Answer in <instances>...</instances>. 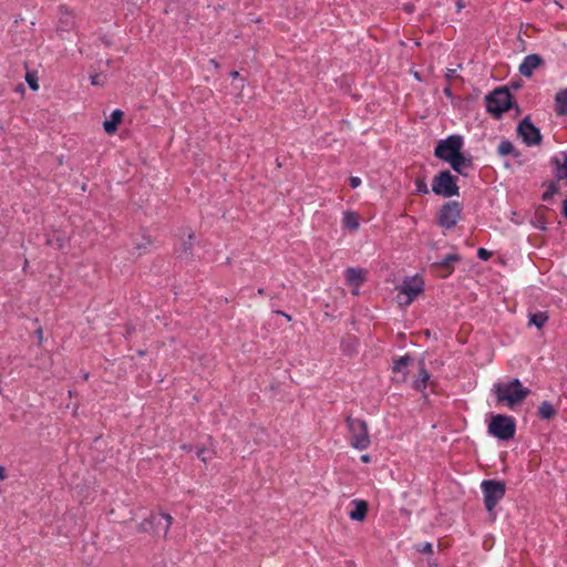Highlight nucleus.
Listing matches in <instances>:
<instances>
[{
  "instance_id": "2f4dec72",
  "label": "nucleus",
  "mask_w": 567,
  "mask_h": 567,
  "mask_svg": "<svg viewBox=\"0 0 567 567\" xmlns=\"http://www.w3.org/2000/svg\"><path fill=\"white\" fill-rule=\"evenodd\" d=\"M196 455L200 461L207 463V461L210 458V451L206 447H199L196 451Z\"/></svg>"
},
{
  "instance_id": "c9c22d12",
  "label": "nucleus",
  "mask_w": 567,
  "mask_h": 567,
  "mask_svg": "<svg viewBox=\"0 0 567 567\" xmlns=\"http://www.w3.org/2000/svg\"><path fill=\"white\" fill-rule=\"evenodd\" d=\"M456 76V70L454 69H447L445 73V79L447 82H450L452 79Z\"/></svg>"
},
{
  "instance_id": "c756f323",
  "label": "nucleus",
  "mask_w": 567,
  "mask_h": 567,
  "mask_svg": "<svg viewBox=\"0 0 567 567\" xmlns=\"http://www.w3.org/2000/svg\"><path fill=\"white\" fill-rule=\"evenodd\" d=\"M25 81L32 91H37L39 89L38 76L35 72H27Z\"/></svg>"
},
{
  "instance_id": "473e14b6",
  "label": "nucleus",
  "mask_w": 567,
  "mask_h": 567,
  "mask_svg": "<svg viewBox=\"0 0 567 567\" xmlns=\"http://www.w3.org/2000/svg\"><path fill=\"white\" fill-rule=\"evenodd\" d=\"M416 550L420 551V553H423V554H433V546L431 543H423V544H419L416 545Z\"/></svg>"
},
{
  "instance_id": "a18cd8bd",
  "label": "nucleus",
  "mask_w": 567,
  "mask_h": 567,
  "mask_svg": "<svg viewBox=\"0 0 567 567\" xmlns=\"http://www.w3.org/2000/svg\"><path fill=\"white\" fill-rule=\"evenodd\" d=\"M370 460H371V457H370V455H368V454H364V455H362V456H361V461H362L363 463H369V462H370Z\"/></svg>"
},
{
  "instance_id": "a19ab883",
  "label": "nucleus",
  "mask_w": 567,
  "mask_h": 567,
  "mask_svg": "<svg viewBox=\"0 0 567 567\" xmlns=\"http://www.w3.org/2000/svg\"><path fill=\"white\" fill-rule=\"evenodd\" d=\"M465 7L463 0H456V10L460 12Z\"/></svg>"
},
{
  "instance_id": "ea45409f",
  "label": "nucleus",
  "mask_w": 567,
  "mask_h": 567,
  "mask_svg": "<svg viewBox=\"0 0 567 567\" xmlns=\"http://www.w3.org/2000/svg\"><path fill=\"white\" fill-rule=\"evenodd\" d=\"M35 334H37V337L39 339V342H41L42 339H43V331H42L41 327L35 330Z\"/></svg>"
},
{
  "instance_id": "58836bf2",
  "label": "nucleus",
  "mask_w": 567,
  "mask_h": 567,
  "mask_svg": "<svg viewBox=\"0 0 567 567\" xmlns=\"http://www.w3.org/2000/svg\"><path fill=\"white\" fill-rule=\"evenodd\" d=\"M443 92H444V94H445L446 96H449V97H452V95H453V94H452V89H451V85H450V84H449V85H446V86L443 89Z\"/></svg>"
},
{
  "instance_id": "f03ea898",
  "label": "nucleus",
  "mask_w": 567,
  "mask_h": 567,
  "mask_svg": "<svg viewBox=\"0 0 567 567\" xmlns=\"http://www.w3.org/2000/svg\"><path fill=\"white\" fill-rule=\"evenodd\" d=\"M485 103L487 113L496 120H501L509 110L517 109L519 111V105L506 85L498 86L486 94Z\"/></svg>"
},
{
  "instance_id": "09e8293b",
  "label": "nucleus",
  "mask_w": 567,
  "mask_h": 567,
  "mask_svg": "<svg viewBox=\"0 0 567 567\" xmlns=\"http://www.w3.org/2000/svg\"><path fill=\"white\" fill-rule=\"evenodd\" d=\"M145 354H146V351H145V350H138V351H137V355H140V357H143V355H145Z\"/></svg>"
},
{
  "instance_id": "e433bc0d",
  "label": "nucleus",
  "mask_w": 567,
  "mask_h": 567,
  "mask_svg": "<svg viewBox=\"0 0 567 567\" xmlns=\"http://www.w3.org/2000/svg\"><path fill=\"white\" fill-rule=\"evenodd\" d=\"M509 90L513 89V90H519L520 87H523V81L520 79L516 80V81H513L511 83V86H508Z\"/></svg>"
},
{
  "instance_id": "393cba45",
  "label": "nucleus",
  "mask_w": 567,
  "mask_h": 567,
  "mask_svg": "<svg viewBox=\"0 0 567 567\" xmlns=\"http://www.w3.org/2000/svg\"><path fill=\"white\" fill-rule=\"evenodd\" d=\"M557 414V410L549 401H544L538 406L537 415L540 420L548 421Z\"/></svg>"
},
{
  "instance_id": "cd10ccee",
  "label": "nucleus",
  "mask_w": 567,
  "mask_h": 567,
  "mask_svg": "<svg viewBox=\"0 0 567 567\" xmlns=\"http://www.w3.org/2000/svg\"><path fill=\"white\" fill-rule=\"evenodd\" d=\"M515 150L516 147L509 140H503L497 147V154L502 157L512 156Z\"/></svg>"
},
{
  "instance_id": "423d86ee",
  "label": "nucleus",
  "mask_w": 567,
  "mask_h": 567,
  "mask_svg": "<svg viewBox=\"0 0 567 567\" xmlns=\"http://www.w3.org/2000/svg\"><path fill=\"white\" fill-rule=\"evenodd\" d=\"M348 430L350 432V444L359 451L367 450L370 446V436L368 433L367 422L361 419L348 416L346 419Z\"/></svg>"
},
{
  "instance_id": "6e6552de",
  "label": "nucleus",
  "mask_w": 567,
  "mask_h": 567,
  "mask_svg": "<svg viewBox=\"0 0 567 567\" xmlns=\"http://www.w3.org/2000/svg\"><path fill=\"white\" fill-rule=\"evenodd\" d=\"M464 138L460 134H452L437 142L434 147V156L449 163L452 158L462 152Z\"/></svg>"
},
{
  "instance_id": "49530a36",
  "label": "nucleus",
  "mask_w": 567,
  "mask_h": 567,
  "mask_svg": "<svg viewBox=\"0 0 567 567\" xmlns=\"http://www.w3.org/2000/svg\"><path fill=\"white\" fill-rule=\"evenodd\" d=\"M404 10H405L406 12H412V11H413V4H405V6H404Z\"/></svg>"
},
{
  "instance_id": "37998d69",
  "label": "nucleus",
  "mask_w": 567,
  "mask_h": 567,
  "mask_svg": "<svg viewBox=\"0 0 567 567\" xmlns=\"http://www.w3.org/2000/svg\"><path fill=\"white\" fill-rule=\"evenodd\" d=\"M277 313L280 316H284L288 321H291V319H292L290 315H288L284 311L278 310Z\"/></svg>"
},
{
  "instance_id": "4468645a",
  "label": "nucleus",
  "mask_w": 567,
  "mask_h": 567,
  "mask_svg": "<svg viewBox=\"0 0 567 567\" xmlns=\"http://www.w3.org/2000/svg\"><path fill=\"white\" fill-rule=\"evenodd\" d=\"M560 156H553L549 159L550 165L554 167V175L557 181H566L567 185V151L561 152Z\"/></svg>"
},
{
  "instance_id": "6e6d98bb",
  "label": "nucleus",
  "mask_w": 567,
  "mask_h": 567,
  "mask_svg": "<svg viewBox=\"0 0 567 567\" xmlns=\"http://www.w3.org/2000/svg\"><path fill=\"white\" fill-rule=\"evenodd\" d=\"M509 166H511V165H509V163H508V162H506V163H505V167H507V168H508Z\"/></svg>"
},
{
  "instance_id": "a878e982",
  "label": "nucleus",
  "mask_w": 567,
  "mask_h": 567,
  "mask_svg": "<svg viewBox=\"0 0 567 567\" xmlns=\"http://www.w3.org/2000/svg\"><path fill=\"white\" fill-rule=\"evenodd\" d=\"M342 223L349 230H357L360 226V217L355 212H346Z\"/></svg>"
},
{
  "instance_id": "79ce46f5",
  "label": "nucleus",
  "mask_w": 567,
  "mask_h": 567,
  "mask_svg": "<svg viewBox=\"0 0 567 567\" xmlns=\"http://www.w3.org/2000/svg\"><path fill=\"white\" fill-rule=\"evenodd\" d=\"M97 79H99V75H97V74H95V75H91V84H92V85H99V84H100V82H99V80H97Z\"/></svg>"
},
{
  "instance_id": "7ed1b4c3",
  "label": "nucleus",
  "mask_w": 567,
  "mask_h": 567,
  "mask_svg": "<svg viewBox=\"0 0 567 567\" xmlns=\"http://www.w3.org/2000/svg\"><path fill=\"white\" fill-rule=\"evenodd\" d=\"M487 433L498 441L513 440L516 434L515 417L506 414H492L487 423Z\"/></svg>"
},
{
  "instance_id": "f3484780",
  "label": "nucleus",
  "mask_w": 567,
  "mask_h": 567,
  "mask_svg": "<svg viewBox=\"0 0 567 567\" xmlns=\"http://www.w3.org/2000/svg\"><path fill=\"white\" fill-rule=\"evenodd\" d=\"M414 361L413 357L411 354H405L403 357H400L399 359H394L392 372L394 374H402L401 381H405L406 377L409 374L408 367L410 363Z\"/></svg>"
},
{
  "instance_id": "a211bd4d",
  "label": "nucleus",
  "mask_w": 567,
  "mask_h": 567,
  "mask_svg": "<svg viewBox=\"0 0 567 567\" xmlns=\"http://www.w3.org/2000/svg\"><path fill=\"white\" fill-rule=\"evenodd\" d=\"M123 116H124L123 111H121L118 109L114 110L111 113L110 118H107L103 122V128H104L105 133L109 135L115 134L117 132L120 123L123 120Z\"/></svg>"
},
{
  "instance_id": "f8f14e48",
  "label": "nucleus",
  "mask_w": 567,
  "mask_h": 567,
  "mask_svg": "<svg viewBox=\"0 0 567 567\" xmlns=\"http://www.w3.org/2000/svg\"><path fill=\"white\" fill-rule=\"evenodd\" d=\"M462 257L458 254H450L439 261H434L431 267L441 278H447L455 269V264L460 262Z\"/></svg>"
},
{
  "instance_id": "6ab92c4d",
  "label": "nucleus",
  "mask_w": 567,
  "mask_h": 567,
  "mask_svg": "<svg viewBox=\"0 0 567 567\" xmlns=\"http://www.w3.org/2000/svg\"><path fill=\"white\" fill-rule=\"evenodd\" d=\"M365 270L361 268H348L346 270V280L349 286L355 287L358 289L365 281Z\"/></svg>"
},
{
  "instance_id": "de8ad7c7",
  "label": "nucleus",
  "mask_w": 567,
  "mask_h": 567,
  "mask_svg": "<svg viewBox=\"0 0 567 567\" xmlns=\"http://www.w3.org/2000/svg\"><path fill=\"white\" fill-rule=\"evenodd\" d=\"M230 76H231L233 79H237V78L239 76V72H238V71H231V72H230Z\"/></svg>"
},
{
  "instance_id": "1a4fd4ad",
  "label": "nucleus",
  "mask_w": 567,
  "mask_h": 567,
  "mask_svg": "<svg viewBox=\"0 0 567 567\" xmlns=\"http://www.w3.org/2000/svg\"><path fill=\"white\" fill-rule=\"evenodd\" d=\"M463 206L460 202L450 200L444 203L437 214V225L445 228H453L461 218Z\"/></svg>"
},
{
  "instance_id": "5fc2aeb1",
  "label": "nucleus",
  "mask_w": 567,
  "mask_h": 567,
  "mask_svg": "<svg viewBox=\"0 0 567 567\" xmlns=\"http://www.w3.org/2000/svg\"><path fill=\"white\" fill-rule=\"evenodd\" d=\"M258 293L262 295V293H264V289H262V288H259V289H258Z\"/></svg>"
},
{
  "instance_id": "b1692460",
  "label": "nucleus",
  "mask_w": 567,
  "mask_h": 567,
  "mask_svg": "<svg viewBox=\"0 0 567 567\" xmlns=\"http://www.w3.org/2000/svg\"><path fill=\"white\" fill-rule=\"evenodd\" d=\"M558 182L559 181H557V179L556 181L549 179V181H545L543 183L542 186L546 187V190L542 195L543 202H546V203L550 202L554 198V196L559 193Z\"/></svg>"
},
{
  "instance_id": "5701e85b",
  "label": "nucleus",
  "mask_w": 567,
  "mask_h": 567,
  "mask_svg": "<svg viewBox=\"0 0 567 567\" xmlns=\"http://www.w3.org/2000/svg\"><path fill=\"white\" fill-rule=\"evenodd\" d=\"M45 243L51 247L62 249L68 243V237L64 233L54 230L52 234L48 235Z\"/></svg>"
},
{
  "instance_id": "9b49d317",
  "label": "nucleus",
  "mask_w": 567,
  "mask_h": 567,
  "mask_svg": "<svg viewBox=\"0 0 567 567\" xmlns=\"http://www.w3.org/2000/svg\"><path fill=\"white\" fill-rule=\"evenodd\" d=\"M424 290V280L419 276L406 277L401 287L399 288L400 298L402 295L405 296L404 305H410L419 295Z\"/></svg>"
},
{
  "instance_id": "8fccbe9b",
  "label": "nucleus",
  "mask_w": 567,
  "mask_h": 567,
  "mask_svg": "<svg viewBox=\"0 0 567 567\" xmlns=\"http://www.w3.org/2000/svg\"><path fill=\"white\" fill-rule=\"evenodd\" d=\"M414 78H415L417 81H421V76H420L419 72H415V73H414Z\"/></svg>"
},
{
  "instance_id": "aec40b11",
  "label": "nucleus",
  "mask_w": 567,
  "mask_h": 567,
  "mask_svg": "<svg viewBox=\"0 0 567 567\" xmlns=\"http://www.w3.org/2000/svg\"><path fill=\"white\" fill-rule=\"evenodd\" d=\"M352 504L353 508L349 513L350 519L355 522L364 520L369 509L368 502L363 499H353Z\"/></svg>"
},
{
  "instance_id": "0eeeda50",
  "label": "nucleus",
  "mask_w": 567,
  "mask_h": 567,
  "mask_svg": "<svg viewBox=\"0 0 567 567\" xmlns=\"http://www.w3.org/2000/svg\"><path fill=\"white\" fill-rule=\"evenodd\" d=\"M172 516L166 513H151V515L138 524V532L148 533L155 536H166L171 525Z\"/></svg>"
},
{
  "instance_id": "72a5a7b5",
  "label": "nucleus",
  "mask_w": 567,
  "mask_h": 567,
  "mask_svg": "<svg viewBox=\"0 0 567 567\" xmlns=\"http://www.w3.org/2000/svg\"><path fill=\"white\" fill-rule=\"evenodd\" d=\"M477 257L481 259V260H488L491 257H492V251L485 249V248H478L477 249Z\"/></svg>"
},
{
  "instance_id": "9d476101",
  "label": "nucleus",
  "mask_w": 567,
  "mask_h": 567,
  "mask_svg": "<svg viewBox=\"0 0 567 567\" xmlns=\"http://www.w3.org/2000/svg\"><path fill=\"white\" fill-rule=\"evenodd\" d=\"M516 133L527 146L540 145L543 142L540 130L532 122L529 115L520 120Z\"/></svg>"
},
{
  "instance_id": "2eb2a0df",
  "label": "nucleus",
  "mask_w": 567,
  "mask_h": 567,
  "mask_svg": "<svg viewBox=\"0 0 567 567\" xmlns=\"http://www.w3.org/2000/svg\"><path fill=\"white\" fill-rule=\"evenodd\" d=\"M449 164L455 173L462 176H467V173L464 172V168L472 167L473 158L471 155H465L461 152L458 155L452 158Z\"/></svg>"
},
{
  "instance_id": "ddd939ff",
  "label": "nucleus",
  "mask_w": 567,
  "mask_h": 567,
  "mask_svg": "<svg viewBox=\"0 0 567 567\" xmlns=\"http://www.w3.org/2000/svg\"><path fill=\"white\" fill-rule=\"evenodd\" d=\"M545 60L540 54L532 53L525 56L518 68V72L525 78H532L534 71L544 66Z\"/></svg>"
},
{
  "instance_id": "4c0bfd02",
  "label": "nucleus",
  "mask_w": 567,
  "mask_h": 567,
  "mask_svg": "<svg viewBox=\"0 0 567 567\" xmlns=\"http://www.w3.org/2000/svg\"><path fill=\"white\" fill-rule=\"evenodd\" d=\"M513 158L517 159V163L519 165H523L524 164V161L519 159L522 157V152L519 150H515V153H513L512 155Z\"/></svg>"
},
{
  "instance_id": "c03bdc74",
  "label": "nucleus",
  "mask_w": 567,
  "mask_h": 567,
  "mask_svg": "<svg viewBox=\"0 0 567 567\" xmlns=\"http://www.w3.org/2000/svg\"><path fill=\"white\" fill-rule=\"evenodd\" d=\"M7 477L6 468L0 466V480H4Z\"/></svg>"
},
{
  "instance_id": "f257e3e1",
  "label": "nucleus",
  "mask_w": 567,
  "mask_h": 567,
  "mask_svg": "<svg viewBox=\"0 0 567 567\" xmlns=\"http://www.w3.org/2000/svg\"><path fill=\"white\" fill-rule=\"evenodd\" d=\"M492 393L495 395L497 403L506 404L513 410L526 400L530 390L525 388L519 379L514 378L507 382L494 383Z\"/></svg>"
},
{
  "instance_id": "c85d7f7f",
  "label": "nucleus",
  "mask_w": 567,
  "mask_h": 567,
  "mask_svg": "<svg viewBox=\"0 0 567 567\" xmlns=\"http://www.w3.org/2000/svg\"><path fill=\"white\" fill-rule=\"evenodd\" d=\"M152 244H153V240H152L151 236L143 235L142 241L137 243L135 248L140 255L146 254L150 251V247L152 246Z\"/></svg>"
},
{
  "instance_id": "3c124183",
  "label": "nucleus",
  "mask_w": 567,
  "mask_h": 567,
  "mask_svg": "<svg viewBox=\"0 0 567 567\" xmlns=\"http://www.w3.org/2000/svg\"><path fill=\"white\" fill-rule=\"evenodd\" d=\"M210 63H213V65H215L216 68L218 66V63L215 60H210Z\"/></svg>"
},
{
  "instance_id": "dca6fc26",
  "label": "nucleus",
  "mask_w": 567,
  "mask_h": 567,
  "mask_svg": "<svg viewBox=\"0 0 567 567\" xmlns=\"http://www.w3.org/2000/svg\"><path fill=\"white\" fill-rule=\"evenodd\" d=\"M195 241V234L190 233L187 239L183 240L182 244L175 248V255L178 259L188 260L193 257V248Z\"/></svg>"
},
{
  "instance_id": "39448f33",
  "label": "nucleus",
  "mask_w": 567,
  "mask_h": 567,
  "mask_svg": "<svg viewBox=\"0 0 567 567\" xmlns=\"http://www.w3.org/2000/svg\"><path fill=\"white\" fill-rule=\"evenodd\" d=\"M432 192L445 198L460 195V187L457 185V177L449 169H443L434 176L432 181Z\"/></svg>"
},
{
  "instance_id": "20e7f679",
  "label": "nucleus",
  "mask_w": 567,
  "mask_h": 567,
  "mask_svg": "<svg viewBox=\"0 0 567 567\" xmlns=\"http://www.w3.org/2000/svg\"><path fill=\"white\" fill-rule=\"evenodd\" d=\"M484 506L494 520L496 518L495 507L506 494V483L499 480H484L481 483Z\"/></svg>"
},
{
  "instance_id": "603ef678",
  "label": "nucleus",
  "mask_w": 567,
  "mask_h": 567,
  "mask_svg": "<svg viewBox=\"0 0 567 567\" xmlns=\"http://www.w3.org/2000/svg\"><path fill=\"white\" fill-rule=\"evenodd\" d=\"M515 110V114H520L522 110L519 109V111L517 109H514Z\"/></svg>"
},
{
  "instance_id": "bb28decb",
  "label": "nucleus",
  "mask_w": 567,
  "mask_h": 567,
  "mask_svg": "<svg viewBox=\"0 0 567 567\" xmlns=\"http://www.w3.org/2000/svg\"><path fill=\"white\" fill-rule=\"evenodd\" d=\"M548 321V315L544 311H538L534 313H529L528 324L535 326L538 329H542L545 323Z\"/></svg>"
},
{
  "instance_id": "412c9836",
  "label": "nucleus",
  "mask_w": 567,
  "mask_h": 567,
  "mask_svg": "<svg viewBox=\"0 0 567 567\" xmlns=\"http://www.w3.org/2000/svg\"><path fill=\"white\" fill-rule=\"evenodd\" d=\"M430 380V373L425 368L424 359L419 360V375L413 382V389L421 392L423 391Z\"/></svg>"
},
{
  "instance_id": "4be33fe9",
  "label": "nucleus",
  "mask_w": 567,
  "mask_h": 567,
  "mask_svg": "<svg viewBox=\"0 0 567 567\" xmlns=\"http://www.w3.org/2000/svg\"><path fill=\"white\" fill-rule=\"evenodd\" d=\"M555 112L559 116H567V87L556 93Z\"/></svg>"
},
{
  "instance_id": "7c9ffc66",
  "label": "nucleus",
  "mask_w": 567,
  "mask_h": 567,
  "mask_svg": "<svg viewBox=\"0 0 567 567\" xmlns=\"http://www.w3.org/2000/svg\"><path fill=\"white\" fill-rule=\"evenodd\" d=\"M415 187H416V193L417 194H421V195H426L430 193L429 190V187L425 183V178L424 177H417L415 179Z\"/></svg>"
},
{
  "instance_id": "f704fd0d",
  "label": "nucleus",
  "mask_w": 567,
  "mask_h": 567,
  "mask_svg": "<svg viewBox=\"0 0 567 567\" xmlns=\"http://www.w3.org/2000/svg\"><path fill=\"white\" fill-rule=\"evenodd\" d=\"M349 185L351 188H357L361 185V178L358 176H351L349 178Z\"/></svg>"
},
{
  "instance_id": "864d4df0",
  "label": "nucleus",
  "mask_w": 567,
  "mask_h": 567,
  "mask_svg": "<svg viewBox=\"0 0 567 567\" xmlns=\"http://www.w3.org/2000/svg\"><path fill=\"white\" fill-rule=\"evenodd\" d=\"M542 230H546V227L544 224H540V227H539Z\"/></svg>"
}]
</instances>
